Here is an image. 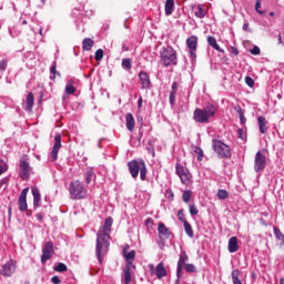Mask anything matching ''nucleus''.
<instances>
[{"mask_svg": "<svg viewBox=\"0 0 284 284\" xmlns=\"http://www.w3.org/2000/svg\"><path fill=\"white\" fill-rule=\"evenodd\" d=\"M69 194L72 201H83V199H88V189L80 180H73L69 184Z\"/></svg>", "mask_w": 284, "mask_h": 284, "instance_id": "f257e3e1", "label": "nucleus"}, {"mask_svg": "<svg viewBox=\"0 0 284 284\" xmlns=\"http://www.w3.org/2000/svg\"><path fill=\"white\" fill-rule=\"evenodd\" d=\"M110 251V235H102L97 233L95 252L99 263H103V255Z\"/></svg>", "mask_w": 284, "mask_h": 284, "instance_id": "f03ea898", "label": "nucleus"}, {"mask_svg": "<svg viewBox=\"0 0 284 284\" xmlns=\"http://www.w3.org/2000/svg\"><path fill=\"white\" fill-rule=\"evenodd\" d=\"M128 168H129V172L133 179H136V176H139V172H140L141 181H145V176L148 175V168H145V161L132 160L128 163Z\"/></svg>", "mask_w": 284, "mask_h": 284, "instance_id": "7ed1b4c3", "label": "nucleus"}, {"mask_svg": "<svg viewBox=\"0 0 284 284\" xmlns=\"http://www.w3.org/2000/svg\"><path fill=\"white\" fill-rule=\"evenodd\" d=\"M216 114V109L214 108H199L195 109L193 113V119L195 123H210V119Z\"/></svg>", "mask_w": 284, "mask_h": 284, "instance_id": "20e7f679", "label": "nucleus"}, {"mask_svg": "<svg viewBox=\"0 0 284 284\" xmlns=\"http://www.w3.org/2000/svg\"><path fill=\"white\" fill-rule=\"evenodd\" d=\"M213 150L219 159H230L232 156V148L221 140H212Z\"/></svg>", "mask_w": 284, "mask_h": 284, "instance_id": "39448f33", "label": "nucleus"}, {"mask_svg": "<svg viewBox=\"0 0 284 284\" xmlns=\"http://www.w3.org/2000/svg\"><path fill=\"white\" fill-rule=\"evenodd\" d=\"M160 59L165 68L176 65V51L172 47L163 48L160 51Z\"/></svg>", "mask_w": 284, "mask_h": 284, "instance_id": "423d86ee", "label": "nucleus"}, {"mask_svg": "<svg viewBox=\"0 0 284 284\" xmlns=\"http://www.w3.org/2000/svg\"><path fill=\"white\" fill-rule=\"evenodd\" d=\"M54 256V243L52 241H49L44 244L42 248V255H41V263L42 265H45L50 258Z\"/></svg>", "mask_w": 284, "mask_h": 284, "instance_id": "0eeeda50", "label": "nucleus"}, {"mask_svg": "<svg viewBox=\"0 0 284 284\" xmlns=\"http://www.w3.org/2000/svg\"><path fill=\"white\" fill-rule=\"evenodd\" d=\"M267 165V158L261 151H257L254 160L255 172H263Z\"/></svg>", "mask_w": 284, "mask_h": 284, "instance_id": "6e6552de", "label": "nucleus"}, {"mask_svg": "<svg viewBox=\"0 0 284 284\" xmlns=\"http://www.w3.org/2000/svg\"><path fill=\"white\" fill-rule=\"evenodd\" d=\"M129 250L130 245L128 244L122 250V255L124 256V261L126 263L125 266L136 267V265H134V258H136V251L132 250L128 252Z\"/></svg>", "mask_w": 284, "mask_h": 284, "instance_id": "1a4fd4ad", "label": "nucleus"}, {"mask_svg": "<svg viewBox=\"0 0 284 284\" xmlns=\"http://www.w3.org/2000/svg\"><path fill=\"white\" fill-rule=\"evenodd\" d=\"M28 192H30V187H24L18 197L20 212H28Z\"/></svg>", "mask_w": 284, "mask_h": 284, "instance_id": "9d476101", "label": "nucleus"}, {"mask_svg": "<svg viewBox=\"0 0 284 284\" xmlns=\"http://www.w3.org/2000/svg\"><path fill=\"white\" fill-rule=\"evenodd\" d=\"M186 45L189 48V53L193 59H196V48H199V37L191 36L186 39Z\"/></svg>", "mask_w": 284, "mask_h": 284, "instance_id": "9b49d317", "label": "nucleus"}, {"mask_svg": "<svg viewBox=\"0 0 284 284\" xmlns=\"http://www.w3.org/2000/svg\"><path fill=\"white\" fill-rule=\"evenodd\" d=\"M14 272H17V263L12 260L7 262L0 270L1 276H11Z\"/></svg>", "mask_w": 284, "mask_h": 284, "instance_id": "f8f14e48", "label": "nucleus"}, {"mask_svg": "<svg viewBox=\"0 0 284 284\" xmlns=\"http://www.w3.org/2000/svg\"><path fill=\"white\" fill-rule=\"evenodd\" d=\"M61 150V135L57 133L54 136V144L50 153L51 161H57L59 159V151Z\"/></svg>", "mask_w": 284, "mask_h": 284, "instance_id": "ddd939ff", "label": "nucleus"}, {"mask_svg": "<svg viewBox=\"0 0 284 284\" xmlns=\"http://www.w3.org/2000/svg\"><path fill=\"white\" fill-rule=\"evenodd\" d=\"M20 178L22 181H28V179H30V163L24 159L20 160Z\"/></svg>", "mask_w": 284, "mask_h": 284, "instance_id": "4468645a", "label": "nucleus"}, {"mask_svg": "<svg viewBox=\"0 0 284 284\" xmlns=\"http://www.w3.org/2000/svg\"><path fill=\"white\" fill-rule=\"evenodd\" d=\"M114 223V220L112 217H106L104 221V225L102 229L98 231V234H101L102 236H110V232H112V224Z\"/></svg>", "mask_w": 284, "mask_h": 284, "instance_id": "2eb2a0df", "label": "nucleus"}, {"mask_svg": "<svg viewBox=\"0 0 284 284\" xmlns=\"http://www.w3.org/2000/svg\"><path fill=\"white\" fill-rule=\"evenodd\" d=\"M189 258L190 257L187 256V253H185V251H183L180 254V258H179V262H178V273H176L178 281H180L181 274L183 272V265H185V262L189 261Z\"/></svg>", "mask_w": 284, "mask_h": 284, "instance_id": "dca6fc26", "label": "nucleus"}, {"mask_svg": "<svg viewBox=\"0 0 284 284\" xmlns=\"http://www.w3.org/2000/svg\"><path fill=\"white\" fill-rule=\"evenodd\" d=\"M158 232H159V237L162 240L170 239V235L172 234L170 232V229H168V226H165V223H163V222H160L158 224Z\"/></svg>", "mask_w": 284, "mask_h": 284, "instance_id": "f3484780", "label": "nucleus"}, {"mask_svg": "<svg viewBox=\"0 0 284 284\" xmlns=\"http://www.w3.org/2000/svg\"><path fill=\"white\" fill-rule=\"evenodd\" d=\"M139 79L141 81V85L143 90H150L151 82H150V75L148 74V72L141 71L139 73Z\"/></svg>", "mask_w": 284, "mask_h": 284, "instance_id": "a211bd4d", "label": "nucleus"}, {"mask_svg": "<svg viewBox=\"0 0 284 284\" xmlns=\"http://www.w3.org/2000/svg\"><path fill=\"white\" fill-rule=\"evenodd\" d=\"M132 270H136V266H125L123 268L124 284L132 283Z\"/></svg>", "mask_w": 284, "mask_h": 284, "instance_id": "6ab92c4d", "label": "nucleus"}, {"mask_svg": "<svg viewBox=\"0 0 284 284\" xmlns=\"http://www.w3.org/2000/svg\"><path fill=\"white\" fill-rule=\"evenodd\" d=\"M155 276L161 280L164 276H168V271L165 270V265L163 262L159 263L155 267Z\"/></svg>", "mask_w": 284, "mask_h": 284, "instance_id": "aec40b11", "label": "nucleus"}, {"mask_svg": "<svg viewBox=\"0 0 284 284\" xmlns=\"http://www.w3.org/2000/svg\"><path fill=\"white\" fill-rule=\"evenodd\" d=\"M125 123L129 132H134V125L136 124V122L134 121V115H132V113H126Z\"/></svg>", "mask_w": 284, "mask_h": 284, "instance_id": "412c9836", "label": "nucleus"}, {"mask_svg": "<svg viewBox=\"0 0 284 284\" xmlns=\"http://www.w3.org/2000/svg\"><path fill=\"white\" fill-rule=\"evenodd\" d=\"M207 43L209 45H211V48H213L214 50H216L217 52H221L222 54L225 53V50H223L219 43L216 42V38H214L213 36H209L207 37Z\"/></svg>", "mask_w": 284, "mask_h": 284, "instance_id": "4be33fe9", "label": "nucleus"}, {"mask_svg": "<svg viewBox=\"0 0 284 284\" xmlns=\"http://www.w3.org/2000/svg\"><path fill=\"white\" fill-rule=\"evenodd\" d=\"M171 92H170V104L174 105V103L176 102V92L179 91V82H173L172 87H171Z\"/></svg>", "mask_w": 284, "mask_h": 284, "instance_id": "5701e85b", "label": "nucleus"}, {"mask_svg": "<svg viewBox=\"0 0 284 284\" xmlns=\"http://www.w3.org/2000/svg\"><path fill=\"white\" fill-rule=\"evenodd\" d=\"M229 252L234 254V252H239V239L233 236L229 240Z\"/></svg>", "mask_w": 284, "mask_h": 284, "instance_id": "b1692460", "label": "nucleus"}, {"mask_svg": "<svg viewBox=\"0 0 284 284\" xmlns=\"http://www.w3.org/2000/svg\"><path fill=\"white\" fill-rule=\"evenodd\" d=\"M257 123L261 134H265V132H267V120H265V116L260 115L257 118Z\"/></svg>", "mask_w": 284, "mask_h": 284, "instance_id": "393cba45", "label": "nucleus"}, {"mask_svg": "<svg viewBox=\"0 0 284 284\" xmlns=\"http://www.w3.org/2000/svg\"><path fill=\"white\" fill-rule=\"evenodd\" d=\"M33 194V207L37 210L41 203V193L39 192V189L33 187L32 189Z\"/></svg>", "mask_w": 284, "mask_h": 284, "instance_id": "a878e982", "label": "nucleus"}, {"mask_svg": "<svg viewBox=\"0 0 284 284\" xmlns=\"http://www.w3.org/2000/svg\"><path fill=\"white\" fill-rule=\"evenodd\" d=\"M92 48H94V40H92L90 38L83 39L82 50H84L85 52H90V50H92Z\"/></svg>", "mask_w": 284, "mask_h": 284, "instance_id": "bb28decb", "label": "nucleus"}, {"mask_svg": "<svg viewBox=\"0 0 284 284\" xmlns=\"http://www.w3.org/2000/svg\"><path fill=\"white\" fill-rule=\"evenodd\" d=\"M164 12L166 17H170L174 12V0H166L164 6Z\"/></svg>", "mask_w": 284, "mask_h": 284, "instance_id": "cd10ccee", "label": "nucleus"}, {"mask_svg": "<svg viewBox=\"0 0 284 284\" xmlns=\"http://www.w3.org/2000/svg\"><path fill=\"white\" fill-rule=\"evenodd\" d=\"M94 178V171L92 168H88L84 173V182L87 185H90L92 183V179Z\"/></svg>", "mask_w": 284, "mask_h": 284, "instance_id": "c85d7f7f", "label": "nucleus"}, {"mask_svg": "<svg viewBox=\"0 0 284 284\" xmlns=\"http://www.w3.org/2000/svg\"><path fill=\"white\" fill-rule=\"evenodd\" d=\"M205 6L203 4H200L195 8L194 10V16L197 18V19H205Z\"/></svg>", "mask_w": 284, "mask_h": 284, "instance_id": "c756f323", "label": "nucleus"}, {"mask_svg": "<svg viewBox=\"0 0 284 284\" xmlns=\"http://www.w3.org/2000/svg\"><path fill=\"white\" fill-rule=\"evenodd\" d=\"M184 232L187 234L190 239H194V230H192V224L190 222L184 221Z\"/></svg>", "mask_w": 284, "mask_h": 284, "instance_id": "7c9ffc66", "label": "nucleus"}, {"mask_svg": "<svg viewBox=\"0 0 284 284\" xmlns=\"http://www.w3.org/2000/svg\"><path fill=\"white\" fill-rule=\"evenodd\" d=\"M180 179L183 185H190V183H192V174H190V171L180 175Z\"/></svg>", "mask_w": 284, "mask_h": 284, "instance_id": "2f4dec72", "label": "nucleus"}, {"mask_svg": "<svg viewBox=\"0 0 284 284\" xmlns=\"http://www.w3.org/2000/svg\"><path fill=\"white\" fill-rule=\"evenodd\" d=\"M240 275H241V272L239 270L232 271L233 284H243V282H241V278H239Z\"/></svg>", "mask_w": 284, "mask_h": 284, "instance_id": "473e14b6", "label": "nucleus"}, {"mask_svg": "<svg viewBox=\"0 0 284 284\" xmlns=\"http://www.w3.org/2000/svg\"><path fill=\"white\" fill-rule=\"evenodd\" d=\"M26 104L27 108H32V105H34V94L32 92L27 94Z\"/></svg>", "mask_w": 284, "mask_h": 284, "instance_id": "72a5a7b5", "label": "nucleus"}, {"mask_svg": "<svg viewBox=\"0 0 284 284\" xmlns=\"http://www.w3.org/2000/svg\"><path fill=\"white\" fill-rule=\"evenodd\" d=\"M122 68L124 70H132V59L130 58L122 59Z\"/></svg>", "mask_w": 284, "mask_h": 284, "instance_id": "f704fd0d", "label": "nucleus"}, {"mask_svg": "<svg viewBox=\"0 0 284 284\" xmlns=\"http://www.w3.org/2000/svg\"><path fill=\"white\" fill-rule=\"evenodd\" d=\"M230 196V193L226 190L220 189L217 191V199H220V201H225V199H227Z\"/></svg>", "mask_w": 284, "mask_h": 284, "instance_id": "c9c22d12", "label": "nucleus"}, {"mask_svg": "<svg viewBox=\"0 0 284 284\" xmlns=\"http://www.w3.org/2000/svg\"><path fill=\"white\" fill-rule=\"evenodd\" d=\"M74 92H77L74 84L72 82H68L65 87V94H74Z\"/></svg>", "mask_w": 284, "mask_h": 284, "instance_id": "e433bc0d", "label": "nucleus"}, {"mask_svg": "<svg viewBox=\"0 0 284 284\" xmlns=\"http://www.w3.org/2000/svg\"><path fill=\"white\" fill-rule=\"evenodd\" d=\"M178 176H182V174L187 173V169L183 168L181 164H176L175 166Z\"/></svg>", "mask_w": 284, "mask_h": 284, "instance_id": "4c0bfd02", "label": "nucleus"}, {"mask_svg": "<svg viewBox=\"0 0 284 284\" xmlns=\"http://www.w3.org/2000/svg\"><path fill=\"white\" fill-rule=\"evenodd\" d=\"M53 270L54 272H68V266L64 263H59Z\"/></svg>", "mask_w": 284, "mask_h": 284, "instance_id": "58836bf2", "label": "nucleus"}, {"mask_svg": "<svg viewBox=\"0 0 284 284\" xmlns=\"http://www.w3.org/2000/svg\"><path fill=\"white\" fill-rule=\"evenodd\" d=\"M191 197H192V191H184L183 192L182 201H184V203H189Z\"/></svg>", "mask_w": 284, "mask_h": 284, "instance_id": "ea45409f", "label": "nucleus"}, {"mask_svg": "<svg viewBox=\"0 0 284 284\" xmlns=\"http://www.w3.org/2000/svg\"><path fill=\"white\" fill-rule=\"evenodd\" d=\"M274 234L277 239V241H284V234L281 232V229L274 227Z\"/></svg>", "mask_w": 284, "mask_h": 284, "instance_id": "a19ab883", "label": "nucleus"}, {"mask_svg": "<svg viewBox=\"0 0 284 284\" xmlns=\"http://www.w3.org/2000/svg\"><path fill=\"white\" fill-rule=\"evenodd\" d=\"M237 113H239V115H240V123H241L242 125H245L247 119L245 118V113H243V109H239V110H237Z\"/></svg>", "mask_w": 284, "mask_h": 284, "instance_id": "79ce46f5", "label": "nucleus"}, {"mask_svg": "<svg viewBox=\"0 0 284 284\" xmlns=\"http://www.w3.org/2000/svg\"><path fill=\"white\" fill-rule=\"evenodd\" d=\"M185 265V272H189V274H194L196 272V266L194 264H184Z\"/></svg>", "mask_w": 284, "mask_h": 284, "instance_id": "37998d69", "label": "nucleus"}, {"mask_svg": "<svg viewBox=\"0 0 284 284\" xmlns=\"http://www.w3.org/2000/svg\"><path fill=\"white\" fill-rule=\"evenodd\" d=\"M94 59H95V61H101L103 59V49H98L95 51Z\"/></svg>", "mask_w": 284, "mask_h": 284, "instance_id": "c03bdc74", "label": "nucleus"}, {"mask_svg": "<svg viewBox=\"0 0 284 284\" xmlns=\"http://www.w3.org/2000/svg\"><path fill=\"white\" fill-rule=\"evenodd\" d=\"M189 210H190L191 216H196V214H199V209H196V205H194V204H191L189 206Z\"/></svg>", "mask_w": 284, "mask_h": 284, "instance_id": "a18cd8bd", "label": "nucleus"}, {"mask_svg": "<svg viewBox=\"0 0 284 284\" xmlns=\"http://www.w3.org/2000/svg\"><path fill=\"white\" fill-rule=\"evenodd\" d=\"M144 223L148 230H152V227H154V220L152 217L146 219Z\"/></svg>", "mask_w": 284, "mask_h": 284, "instance_id": "49530a36", "label": "nucleus"}, {"mask_svg": "<svg viewBox=\"0 0 284 284\" xmlns=\"http://www.w3.org/2000/svg\"><path fill=\"white\" fill-rule=\"evenodd\" d=\"M8 68V60L2 59L0 61V72H6V69Z\"/></svg>", "mask_w": 284, "mask_h": 284, "instance_id": "de8ad7c7", "label": "nucleus"}, {"mask_svg": "<svg viewBox=\"0 0 284 284\" xmlns=\"http://www.w3.org/2000/svg\"><path fill=\"white\" fill-rule=\"evenodd\" d=\"M195 154H197V161H203V150L201 148H195Z\"/></svg>", "mask_w": 284, "mask_h": 284, "instance_id": "09e8293b", "label": "nucleus"}, {"mask_svg": "<svg viewBox=\"0 0 284 284\" xmlns=\"http://www.w3.org/2000/svg\"><path fill=\"white\" fill-rule=\"evenodd\" d=\"M178 217H179V221H181V223H185V221H187V220L185 219V214L183 213V210H180V211L178 212Z\"/></svg>", "mask_w": 284, "mask_h": 284, "instance_id": "8fccbe9b", "label": "nucleus"}, {"mask_svg": "<svg viewBox=\"0 0 284 284\" xmlns=\"http://www.w3.org/2000/svg\"><path fill=\"white\" fill-rule=\"evenodd\" d=\"M245 83L248 85V88H254V79L251 77H245Z\"/></svg>", "mask_w": 284, "mask_h": 284, "instance_id": "3c124183", "label": "nucleus"}, {"mask_svg": "<svg viewBox=\"0 0 284 284\" xmlns=\"http://www.w3.org/2000/svg\"><path fill=\"white\" fill-rule=\"evenodd\" d=\"M50 72L51 74H53V79H54V74H57V62H53V64L50 68Z\"/></svg>", "mask_w": 284, "mask_h": 284, "instance_id": "603ef678", "label": "nucleus"}, {"mask_svg": "<svg viewBox=\"0 0 284 284\" xmlns=\"http://www.w3.org/2000/svg\"><path fill=\"white\" fill-rule=\"evenodd\" d=\"M251 54H261V49L258 47H253V49L251 50Z\"/></svg>", "mask_w": 284, "mask_h": 284, "instance_id": "864d4df0", "label": "nucleus"}, {"mask_svg": "<svg viewBox=\"0 0 284 284\" xmlns=\"http://www.w3.org/2000/svg\"><path fill=\"white\" fill-rule=\"evenodd\" d=\"M51 283L60 284L61 283V278H59V276L54 275L53 277H51Z\"/></svg>", "mask_w": 284, "mask_h": 284, "instance_id": "5fc2aeb1", "label": "nucleus"}, {"mask_svg": "<svg viewBox=\"0 0 284 284\" xmlns=\"http://www.w3.org/2000/svg\"><path fill=\"white\" fill-rule=\"evenodd\" d=\"M258 8H261V0H256L255 10L260 12V14H263V12L258 11Z\"/></svg>", "mask_w": 284, "mask_h": 284, "instance_id": "6e6d98bb", "label": "nucleus"}, {"mask_svg": "<svg viewBox=\"0 0 284 284\" xmlns=\"http://www.w3.org/2000/svg\"><path fill=\"white\" fill-rule=\"evenodd\" d=\"M8 214H9V221H10V219H12V205H9Z\"/></svg>", "mask_w": 284, "mask_h": 284, "instance_id": "4d7b16f0", "label": "nucleus"}, {"mask_svg": "<svg viewBox=\"0 0 284 284\" xmlns=\"http://www.w3.org/2000/svg\"><path fill=\"white\" fill-rule=\"evenodd\" d=\"M232 54H234L235 57H239V49L236 48H232Z\"/></svg>", "mask_w": 284, "mask_h": 284, "instance_id": "13d9d810", "label": "nucleus"}, {"mask_svg": "<svg viewBox=\"0 0 284 284\" xmlns=\"http://www.w3.org/2000/svg\"><path fill=\"white\" fill-rule=\"evenodd\" d=\"M43 99V91L40 92V99L38 100L39 105H41Z\"/></svg>", "mask_w": 284, "mask_h": 284, "instance_id": "bf43d9fd", "label": "nucleus"}, {"mask_svg": "<svg viewBox=\"0 0 284 284\" xmlns=\"http://www.w3.org/2000/svg\"><path fill=\"white\" fill-rule=\"evenodd\" d=\"M36 217L38 219V221H43V215L41 213H38Z\"/></svg>", "mask_w": 284, "mask_h": 284, "instance_id": "052dcab7", "label": "nucleus"}, {"mask_svg": "<svg viewBox=\"0 0 284 284\" xmlns=\"http://www.w3.org/2000/svg\"><path fill=\"white\" fill-rule=\"evenodd\" d=\"M141 105H143V98H140V99L138 100V106L141 108Z\"/></svg>", "mask_w": 284, "mask_h": 284, "instance_id": "680f3d73", "label": "nucleus"}, {"mask_svg": "<svg viewBox=\"0 0 284 284\" xmlns=\"http://www.w3.org/2000/svg\"><path fill=\"white\" fill-rule=\"evenodd\" d=\"M3 172H6V168L0 164V176H1V174H3Z\"/></svg>", "mask_w": 284, "mask_h": 284, "instance_id": "e2e57ef3", "label": "nucleus"}, {"mask_svg": "<svg viewBox=\"0 0 284 284\" xmlns=\"http://www.w3.org/2000/svg\"><path fill=\"white\" fill-rule=\"evenodd\" d=\"M237 134H239V136H240V139L243 136V129H239L237 130Z\"/></svg>", "mask_w": 284, "mask_h": 284, "instance_id": "0e129e2a", "label": "nucleus"}, {"mask_svg": "<svg viewBox=\"0 0 284 284\" xmlns=\"http://www.w3.org/2000/svg\"><path fill=\"white\" fill-rule=\"evenodd\" d=\"M149 268L152 272V274H154V264H149Z\"/></svg>", "mask_w": 284, "mask_h": 284, "instance_id": "69168bd1", "label": "nucleus"}, {"mask_svg": "<svg viewBox=\"0 0 284 284\" xmlns=\"http://www.w3.org/2000/svg\"><path fill=\"white\" fill-rule=\"evenodd\" d=\"M247 28H250V24L248 23H244L243 24V30H245V32H247Z\"/></svg>", "mask_w": 284, "mask_h": 284, "instance_id": "338daca9", "label": "nucleus"}, {"mask_svg": "<svg viewBox=\"0 0 284 284\" xmlns=\"http://www.w3.org/2000/svg\"><path fill=\"white\" fill-rule=\"evenodd\" d=\"M278 43H283V37L278 34Z\"/></svg>", "mask_w": 284, "mask_h": 284, "instance_id": "774afa93", "label": "nucleus"}]
</instances>
